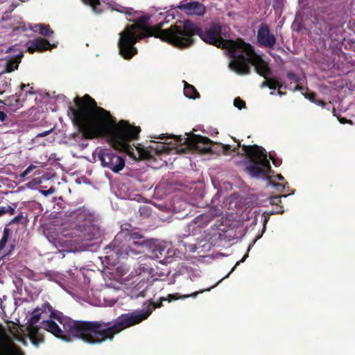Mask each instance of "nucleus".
<instances>
[{"label": "nucleus", "mask_w": 355, "mask_h": 355, "mask_svg": "<svg viewBox=\"0 0 355 355\" xmlns=\"http://www.w3.org/2000/svg\"><path fill=\"white\" fill-rule=\"evenodd\" d=\"M270 159L272 161V163L275 166H278L281 164L282 163V161L279 160V159H275L274 158H272V157L271 155H270Z\"/></svg>", "instance_id": "34"}, {"label": "nucleus", "mask_w": 355, "mask_h": 355, "mask_svg": "<svg viewBox=\"0 0 355 355\" xmlns=\"http://www.w3.org/2000/svg\"><path fill=\"white\" fill-rule=\"evenodd\" d=\"M6 119H7L6 114L3 111H0V121L3 122Z\"/></svg>", "instance_id": "37"}, {"label": "nucleus", "mask_w": 355, "mask_h": 355, "mask_svg": "<svg viewBox=\"0 0 355 355\" xmlns=\"http://www.w3.org/2000/svg\"><path fill=\"white\" fill-rule=\"evenodd\" d=\"M36 168V166L33 164H31L28 166L26 169L21 174V178H24L28 175L33 169Z\"/></svg>", "instance_id": "30"}, {"label": "nucleus", "mask_w": 355, "mask_h": 355, "mask_svg": "<svg viewBox=\"0 0 355 355\" xmlns=\"http://www.w3.org/2000/svg\"><path fill=\"white\" fill-rule=\"evenodd\" d=\"M277 94H279V95H282L283 94V93L280 90V88H278Z\"/></svg>", "instance_id": "48"}, {"label": "nucleus", "mask_w": 355, "mask_h": 355, "mask_svg": "<svg viewBox=\"0 0 355 355\" xmlns=\"http://www.w3.org/2000/svg\"><path fill=\"white\" fill-rule=\"evenodd\" d=\"M41 327L51 333L57 338H61L65 341L70 340L68 336H71V335H69L64 329L62 330L58 324L52 320L42 321L41 323ZM72 337L73 336H72Z\"/></svg>", "instance_id": "13"}, {"label": "nucleus", "mask_w": 355, "mask_h": 355, "mask_svg": "<svg viewBox=\"0 0 355 355\" xmlns=\"http://www.w3.org/2000/svg\"><path fill=\"white\" fill-rule=\"evenodd\" d=\"M148 245V240L137 228L133 227L130 223H125L121 226V231L105 250L113 252L118 259H126L143 253L144 248Z\"/></svg>", "instance_id": "5"}, {"label": "nucleus", "mask_w": 355, "mask_h": 355, "mask_svg": "<svg viewBox=\"0 0 355 355\" xmlns=\"http://www.w3.org/2000/svg\"><path fill=\"white\" fill-rule=\"evenodd\" d=\"M28 92H29L30 94H33V93H34V92H32V91H29Z\"/></svg>", "instance_id": "50"}, {"label": "nucleus", "mask_w": 355, "mask_h": 355, "mask_svg": "<svg viewBox=\"0 0 355 355\" xmlns=\"http://www.w3.org/2000/svg\"><path fill=\"white\" fill-rule=\"evenodd\" d=\"M269 82H270V83H269L268 87L270 89H275L276 88H282L283 86L280 82H279L274 78H270Z\"/></svg>", "instance_id": "26"}, {"label": "nucleus", "mask_w": 355, "mask_h": 355, "mask_svg": "<svg viewBox=\"0 0 355 355\" xmlns=\"http://www.w3.org/2000/svg\"><path fill=\"white\" fill-rule=\"evenodd\" d=\"M10 234V229L8 227H5L3 229V236L0 240V256L1 257L9 256L12 253V252L14 249V245H10V249L8 252H6L4 250L6 245L8 241Z\"/></svg>", "instance_id": "15"}, {"label": "nucleus", "mask_w": 355, "mask_h": 355, "mask_svg": "<svg viewBox=\"0 0 355 355\" xmlns=\"http://www.w3.org/2000/svg\"><path fill=\"white\" fill-rule=\"evenodd\" d=\"M284 197L286 198V196H272L270 198V202L272 205H277V211L276 213L277 214H282L284 212L283 207L280 205L282 203L281 198Z\"/></svg>", "instance_id": "22"}, {"label": "nucleus", "mask_w": 355, "mask_h": 355, "mask_svg": "<svg viewBox=\"0 0 355 355\" xmlns=\"http://www.w3.org/2000/svg\"><path fill=\"white\" fill-rule=\"evenodd\" d=\"M22 53L12 58L6 64V71L12 72L15 69H17L19 62H21Z\"/></svg>", "instance_id": "20"}, {"label": "nucleus", "mask_w": 355, "mask_h": 355, "mask_svg": "<svg viewBox=\"0 0 355 355\" xmlns=\"http://www.w3.org/2000/svg\"><path fill=\"white\" fill-rule=\"evenodd\" d=\"M314 103H316L317 105H320V106H322V107H323V106H324V105H325V104H326V103H325L323 101H322V100H315V101H314Z\"/></svg>", "instance_id": "41"}, {"label": "nucleus", "mask_w": 355, "mask_h": 355, "mask_svg": "<svg viewBox=\"0 0 355 355\" xmlns=\"http://www.w3.org/2000/svg\"><path fill=\"white\" fill-rule=\"evenodd\" d=\"M50 313V318L57 320L63 329L76 338H80L89 344H100L106 340H112L123 330L137 324L151 314L152 309L140 313H129L121 315L114 322L79 321L73 320L63 315L62 312L55 311L49 302H45L41 308H36L31 318L30 325H35L41 318V312Z\"/></svg>", "instance_id": "2"}, {"label": "nucleus", "mask_w": 355, "mask_h": 355, "mask_svg": "<svg viewBox=\"0 0 355 355\" xmlns=\"http://www.w3.org/2000/svg\"><path fill=\"white\" fill-rule=\"evenodd\" d=\"M338 120L343 124H345V123L352 124V122L350 120H348V119H347L345 118H338Z\"/></svg>", "instance_id": "36"}, {"label": "nucleus", "mask_w": 355, "mask_h": 355, "mask_svg": "<svg viewBox=\"0 0 355 355\" xmlns=\"http://www.w3.org/2000/svg\"><path fill=\"white\" fill-rule=\"evenodd\" d=\"M277 179L279 181H282L284 180V177L281 174H278L277 175Z\"/></svg>", "instance_id": "43"}, {"label": "nucleus", "mask_w": 355, "mask_h": 355, "mask_svg": "<svg viewBox=\"0 0 355 355\" xmlns=\"http://www.w3.org/2000/svg\"><path fill=\"white\" fill-rule=\"evenodd\" d=\"M28 85H26V84H21V90H24L25 87H28Z\"/></svg>", "instance_id": "45"}, {"label": "nucleus", "mask_w": 355, "mask_h": 355, "mask_svg": "<svg viewBox=\"0 0 355 355\" xmlns=\"http://www.w3.org/2000/svg\"><path fill=\"white\" fill-rule=\"evenodd\" d=\"M184 143L191 148L204 154L216 153L215 147L218 146V144L214 143L208 137L197 135H192L191 137L185 138Z\"/></svg>", "instance_id": "10"}, {"label": "nucleus", "mask_w": 355, "mask_h": 355, "mask_svg": "<svg viewBox=\"0 0 355 355\" xmlns=\"http://www.w3.org/2000/svg\"><path fill=\"white\" fill-rule=\"evenodd\" d=\"M176 8L189 15L201 16L205 12V6L198 1H190L188 3L181 1Z\"/></svg>", "instance_id": "12"}, {"label": "nucleus", "mask_w": 355, "mask_h": 355, "mask_svg": "<svg viewBox=\"0 0 355 355\" xmlns=\"http://www.w3.org/2000/svg\"><path fill=\"white\" fill-rule=\"evenodd\" d=\"M221 148L223 149L224 153H227L231 149V146L230 145H222Z\"/></svg>", "instance_id": "39"}, {"label": "nucleus", "mask_w": 355, "mask_h": 355, "mask_svg": "<svg viewBox=\"0 0 355 355\" xmlns=\"http://www.w3.org/2000/svg\"><path fill=\"white\" fill-rule=\"evenodd\" d=\"M114 10L121 13H125L126 15L129 17H131L132 15H136L137 14V12L134 11L132 8H125L121 6H117L116 8H114Z\"/></svg>", "instance_id": "24"}, {"label": "nucleus", "mask_w": 355, "mask_h": 355, "mask_svg": "<svg viewBox=\"0 0 355 355\" xmlns=\"http://www.w3.org/2000/svg\"><path fill=\"white\" fill-rule=\"evenodd\" d=\"M130 17L128 20L133 21L134 24L127 26L125 30L120 33L118 43L119 54L123 58L129 60L137 54V49L135 47V44L146 37L154 36L173 46L177 24L171 26L168 28L162 29L164 22H159L155 26H148L150 17L148 15L137 17L135 15H132Z\"/></svg>", "instance_id": "4"}, {"label": "nucleus", "mask_w": 355, "mask_h": 355, "mask_svg": "<svg viewBox=\"0 0 355 355\" xmlns=\"http://www.w3.org/2000/svg\"><path fill=\"white\" fill-rule=\"evenodd\" d=\"M52 131H53V129H50L49 130L42 132L40 133H38L36 137H44L49 135Z\"/></svg>", "instance_id": "32"}, {"label": "nucleus", "mask_w": 355, "mask_h": 355, "mask_svg": "<svg viewBox=\"0 0 355 355\" xmlns=\"http://www.w3.org/2000/svg\"><path fill=\"white\" fill-rule=\"evenodd\" d=\"M28 329L31 334V335L33 336V337H36L37 334H38V331H39V329L37 326H35V325H29L28 327Z\"/></svg>", "instance_id": "29"}, {"label": "nucleus", "mask_w": 355, "mask_h": 355, "mask_svg": "<svg viewBox=\"0 0 355 355\" xmlns=\"http://www.w3.org/2000/svg\"><path fill=\"white\" fill-rule=\"evenodd\" d=\"M144 292H145V291H143L142 292H141V293L138 295V296L145 297Z\"/></svg>", "instance_id": "46"}, {"label": "nucleus", "mask_w": 355, "mask_h": 355, "mask_svg": "<svg viewBox=\"0 0 355 355\" xmlns=\"http://www.w3.org/2000/svg\"><path fill=\"white\" fill-rule=\"evenodd\" d=\"M198 292H196V293H193L191 295H184V296H180L179 295L178 293H175V294H169L168 295V297L167 298H165V297H160L159 299V303L155 304H154L153 305V309L155 308H159L162 306V303L163 301H166V300H168V302H171L172 300H178V299H182V298H186V297H189L190 296L191 297H196L197 295H198Z\"/></svg>", "instance_id": "17"}, {"label": "nucleus", "mask_w": 355, "mask_h": 355, "mask_svg": "<svg viewBox=\"0 0 355 355\" xmlns=\"http://www.w3.org/2000/svg\"><path fill=\"white\" fill-rule=\"evenodd\" d=\"M55 46V44L51 45L47 40L39 37L31 42V45L28 47V51L30 53H33L35 51H44Z\"/></svg>", "instance_id": "14"}, {"label": "nucleus", "mask_w": 355, "mask_h": 355, "mask_svg": "<svg viewBox=\"0 0 355 355\" xmlns=\"http://www.w3.org/2000/svg\"><path fill=\"white\" fill-rule=\"evenodd\" d=\"M268 218H269V217H266V216H265V218H264V223H263V225H265V224L266 223V222L268 221Z\"/></svg>", "instance_id": "47"}, {"label": "nucleus", "mask_w": 355, "mask_h": 355, "mask_svg": "<svg viewBox=\"0 0 355 355\" xmlns=\"http://www.w3.org/2000/svg\"><path fill=\"white\" fill-rule=\"evenodd\" d=\"M234 105L236 107L241 110L245 107V102L240 97H236L234 101Z\"/></svg>", "instance_id": "27"}, {"label": "nucleus", "mask_w": 355, "mask_h": 355, "mask_svg": "<svg viewBox=\"0 0 355 355\" xmlns=\"http://www.w3.org/2000/svg\"><path fill=\"white\" fill-rule=\"evenodd\" d=\"M250 64L254 67L257 73L265 78L271 74L272 71L268 63L256 54L250 44L243 41L233 56L230 67L239 75H248L251 71Z\"/></svg>", "instance_id": "6"}, {"label": "nucleus", "mask_w": 355, "mask_h": 355, "mask_svg": "<svg viewBox=\"0 0 355 355\" xmlns=\"http://www.w3.org/2000/svg\"><path fill=\"white\" fill-rule=\"evenodd\" d=\"M136 148H137V150H138V152L139 153V156L143 155L144 153H146V151L144 149H143V148H141L140 147H136Z\"/></svg>", "instance_id": "40"}, {"label": "nucleus", "mask_w": 355, "mask_h": 355, "mask_svg": "<svg viewBox=\"0 0 355 355\" xmlns=\"http://www.w3.org/2000/svg\"><path fill=\"white\" fill-rule=\"evenodd\" d=\"M234 141L238 144L233 148L234 153L248 159L245 171L253 178L268 179L271 173V167L265 149L256 144L251 146L241 145L235 138Z\"/></svg>", "instance_id": "7"}, {"label": "nucleus", "mask_w": 355, "mask_h": 355, "mask_svg": "<svg viewBox=\"0 0 355 355\" xmlns=\"http://www.w3.org/2000/svg\"><path fill=\"white\" fill-rule=\"evenodd\" d=\"M15 213V208L10 205L0 207V216L8 214L9 215H13Z\"/></svg>", "instance_id": "25"}, {"label": "nucleus", "mask_w": 355, "mask_h": 355, "mask_svg": "<svg viewBox=\"0 0 355 355\" xmlns=\"http://www.w3.org/2000/svg\"><path fill=\"white\" fill-rule=\"evenodd\" d=\"M287 78L291 81V83H296L293 90L294 91H302L303 89V87L300 85V77L291 71H288L286 73Z\"/></svg>", "instance_id": "19"}, {"label": "nucleus", "mask_w": 355, "mask_h": 355, "mask_svg": "<svg viewBox=\"0 0 355 355\" xmlns=\"http://www.w3.org/2000/svg\"><path fill=\"white\" fill-rule=\"evenodd\" d=\"M35 27L39 28V33L44 37H49L53 34V31L51 30L49 24H40L36 25Z\"/></svg>", "instance_id": "23"}, {"label": "nucleus", "mask_w": 355, "mask_h": 355, "mask_svg": "<svg viewBox=\"0 0 355 355\" xmlns=\"http://www.w3.org/2000/svg\"><path fill=\"white\" fill-rule=\"evenodd\" d=\"M74 105L69 106L68 116L86 139L105 138L116 150L123 152L137 159L131 142L139 139V126H135L126 120L116 122L110 112L98 107L96 101L89 94L76 96Z\"/></svg>", "instance_id": "1"}, {"label": "nucleus", "mask_w": 355, "mask_h": 355, "mask_svg": "<svg viewBox=\"0 0 355 355\" xmlns=\"http://www.w3.org/2000/svg\"><path fill=\"white\" fill-rule=\"evenodd\" d=\"M184 94L187 97H188L189 98L195 99V98L200 97V94L197 92L196 88L193 85H191L186 82L184 84Z\"/></svg>", "instance_id": "18"}, {"label": "nucleus", "mask_w": 355, "mask_h": 355, "mask_svg": "<svg viewBox=\"0 0 355 355\" xmlns=\"http://www.w3.org/2000/svg\"><path fill=\"white\" fill-rule=\"evenodd\" d=\"M11 50H12V47H10V48L9 49V50L8 51V52H10V51H11Z\"/></svg>", "instance_id": "49"}, {"label": "nucleus", "mask_w": 355, "mask_h": 355, "mask_svg": "<svg viewBox=\"0 0 355 355\" xmlns=\"http://www.w3.org/2000/svg\"><path fill=\"white\" fill-rule=\"evenodd\" d=\"M68 216L75 232L65 234V236H78L80 241H91L100 236L94 214L87 208L82 207L74 209L69 213Z\"/></svg>", "instance_id": "8"}, {"label": "nucleus", "mask_w": 355, "mask_h": 355, "mask_svg": "<svg viewBox=\"0 0 355 355\" xmlns=\"http://www.w3.org/2000/svg\"><path fill=\"white\" fill-rule=\"evenodd\" d=\"M248 257V254L246 253L240 261L236 262L235 266L231 270L230 272H232L234 270V268L236 267V266L239 265L241 262H243Z\"/></svg>", "instance_id": "33"}, {"label": "nucleus", "mask_w": 355, "mask_h": 355, "mask_svg": "<svg viewBox=\"0 0 355 355\" xmlns=\"http://www.w3.org/2000/svg\"><path fill=\"white\" fill-rule=\"evenodd\" d=\"M305 97L309 98L310 101L314 102L315 101L316 94L314 92H309L304 94Z\"/></svg>", "instance_id": "31"}, {"label": "nucleus", "mask_w": 355, "mask_h": 355, "mask_svg": "<svg viewBox=\"0 0 355 355\" xmlns=\"http://www.w3.org/2000/svg\"><path fill=\"white\" fill-rule=\"evenodd\" d=\"M85 4L89 5L94 10L101 4L100 0H82Z\"/></svg>", "instance_id": "28"}, {"label": "nucleus", "mask_w": 355, "mask_h": 355, "mask_svg": "<svg viewBox=\"0 0 355 355\" xmlns=\"http://www.w3.org/2000/svg\"><path fill=\"white\" fill-rule=\"evenodd\" d=\"M21 216H16V217L14 218L13 221H19V220L21 219Z\"/></svg>", "instance_id": "44"}, {"label": "nucleus", "mask_w": 355, "mask_h": 355, "mask_svg": "<svg viewBox=\"0 0 355 355\" xmlns=\"http://www.w3.org/2000/svg\"><path fill=\"white\" fill-rule=\"evenodd\" d=\"M269 83H270V82H269V78H268V79H267L266 80L263 81V82L261 83V87H268Z\"/></svg>", "instance_id": "42"}, {"label": "nucleus", "mask_w": 355, "mask_h": 355, "mask_svg": "<svg viewBox=\"0 0 355 355\" xmlns=\"http://www.w3.org/2000/svg\"><path fill=\"white\" fill-rule=\"evenodd\" d=\"M54 192V189L53 187H51L49 189H48L47 191H42V193L46 196V195H49V194H51V193H53Z\"/></svg>", "instance_id": "38"}, {"label": "nucleus", "mask_w": 355, "mask_h": 355, "mask_svg": "<svg viewBox=\"0 0 355 355\" xmlns=\"http://www.w3.org/2000/svg\"><path fill=\"white\" fill-rule=\"evenodd\" d=\"M103 167L108 168L114 173H119L125 167L123 157L115 153L110 148H96L94 153Z\"/></svg>", "instance_id": "9"}, {"label": "nucleus", "mask_w": 355, "mask_h": 355, "mask_svg": "<svg viewBox=\"0 0 355 355\" xmlns=\"http://www.w3.org/2000/svg\"><path fill=\"white\" fill-rule=\"evenodd\" d=\"M257 37L260 46L266 48H273L277 42L276 37L270 33L269 26L266 23L260 24Z\"/></svg>", "instance_id": "11"}, {"label": "nucleus", "mask_w": 355, "mask_h": 355, "mask_svg": "<svg viewBox=\"0 0 355 355\" xmlns=\"http://www.w3.org/2000/svg\"><path fill=\"white\" fill-rule=\"evenodd\" d=\"M3 333V328L1 324H0V335ZM9 354L10 355H24V352L21 349L16 346H12L10 349H6L3 345L0 343V355H7Z\"/></svg>", "instance_id": "16"}, {"label": "nucleus", "mask_w": 355, "mask_h": 355, "mask_svg": "<svg viewBox=\"0 0 355 355\" xmlns=\"http://www.w3.org/2000/svg\"><path fill=\"white\" fill-rule=\"evenodd\" d=\"M4 104L10 107L12 110H15L19 109L21 106L19 99L15 96L9 97L7 100L5 101Z\"/></svg>", "instance_id": "21"}, {"label": "nucleus", "mask_w": 355, "mask_h": 355, "mask_svg": "<svg viewBox=\"0 0 355 355\" xmlns=\"http://www.w3.org/2000/svg\"><path fill=\"white\" fill-rule=\"evenodd\" d=\"M273 1H274V4H273L274 8H279V6H282V0H273Z\"/></svg>", "instance_id": "35"}, {"label": "nucleus", "mask_w": 355, "mask_h": 355, "mask_svg": "<svg viewBox=\"0 0 355 355\" xmlns=\"http://www.w3.org/2000/svg\"><path fill=\"white\" fill-rule=\"evenodd\" d=\"M173 40V46L179 49L190 47L193 43V36L198 35L202 40L211 44L227 49L232 58L239 49L242 42L241 39L237 40H229L227 28L217 24H213L209 28L203 31L199 26L191 20L180 21Z\"/></svg>", "instance_id": "3"}]
</instances>
